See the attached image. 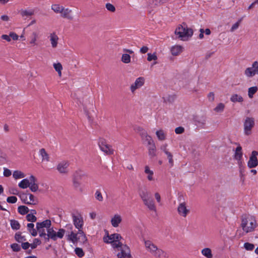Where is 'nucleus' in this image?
Returning <instances> with one entry per match:
<instances>
[{
  "label": "nucleus",
  "mask_w": 258,
  "mask_h": 258,
  "mask_svg": "<svg viewBox=\"0 0 258 258\" xmlns=\"http://www.w3.org/2000/svg\"><path fill=\"white\" fill-rule=\"evenodd\" d=\"M145 173L147 175V178L149 181H153L154 178V171L150 169L149 166L146 165L145 166Z\"/></svg>",
  "instance_id": "obj_21"
},
{
  "label": "nucleus",
  "mask_w": 258,
  "mask_h": 258,
  "mask_svg": "<svg viewBox=\"0 0 258 258\" xmlns=\"http://www.w3.org/2000/svg\"><path fill=\"white\" fill-rule=\"evenodd\" d=\"M119 246L117 249L118 250L120 251L117 253L116 256L117 258H131V254L130 249L126 244H123L121 242L118 245Z\"/></svg>",
  "instance_id": "obj_8"
},
{
  "label": "nucleus",
  "mask_w": 258,
  "mask_h": 258,
  "mask_svg": "<svg viewBox=\"0 0 258 258\" xmlns=\"http://www.w3.org/2000/svg\"><path fill=\"white\" fill-rule=\"evenodd\" d=\"M95 197L96 199L100 202H102L103 200V197H102V195L101 192L98 190H96V191L95 192Z\"/></svg>",
  "instance_id": "obj_53"
},
{
  "label": "nucleus",
  "mask_w": 258,
  "mask_h": 258,
  "mask_svg": "<svg viewBox=\"0 0 258 258\" xmlns=\"http://www.w3.org/2000/svg\"><path fill=\"white\" fill-rule=\"evenodd\" d=\"M53 66L55 70L57 72L58 76L61 77V71L62 70V67L61 63L59 62L54 63Z\"/></svg>",
  "instance_id": "obj_37"
},
{
  "label": "nucleus",
  "mask_w": 258,
  "mask_h": 258,
  "mask_svg": "<svg viewBox=\"0 0 258 258\" xmlns=\"http://www.w3.org/2000/svg\"><path fill=\"white\" fill-rule=\"evenodd\" d=\"M252 66L254 68L255 74L258 75V62L256 61H254L252 64Z\"/></svg>",
  "instance_id": "obj_64"
},
{
  "label": "nucleus",
  "mask_w": 258,
  "mask_h": 258,
  "mask_svg": "<svg viewBox=\"0 0 258 258\" xmlns=\"http://www.w3.org/2000/svg\"><path fill=\"white\" fill-rule=\"evenodd\" d=\"M244 74L246 77L249 78L254 76L255 75V73L252 66L247 68L245 70Z\"/></svg>",
  "instance_id": "obj_34"
},
{
  "label": "nucleus",
  "mask_w": 258,
  "mask_h": 258,
  "mask_svg": "<svg viewBox=\"0 0 258 258\" xmlns=\"http://www.w3.org/2000/svg\"><path fill=\"white\" fill-rule=\"evenodd\" d=\"M145 246L149 252L157 258H167V253L165 251L158 248L150 240H145Z\"/></svg>",
  "instance_id": "obj_1"
},
{
  "label": "nucleus",
  "mask_w": 258,
  "mask_h": 258,
  "mask_svg": "<svg viewBox=\"0 0 258 258\" xmlns=\"http://www.w3.org/2000/svg\"><path fill=\"white\" fill-rule=\"evenodd\" d=\"M230 100L233 103L239 102L241 103L243 101V97L239 95L234 94L231 95Z\"/></svg>",
  "instance_id": "obj_25"
},
{
  "label": "nucleus",
  "mask_w": 258,
  "mask_h": 258,
  "mask_svg": "<svg viewBox=\"0 0 258 258\" xmlns=\"http://www.w3.org/2000/svg\"><path fill=\"white\" fill-rule=\"evenodd\" d=\"M165 154L167 156V157L168 159V162H169V164L170 165V166L172 167L173 166V164H174L172 154L169 151L166 152V153H165Z\"/></svg>",
  "instance_id": "obj_46"
},
{
  "label": "nucleus",
  "mask_w": 258,
  "mask_h": 258,
  "mask_svg": "<svg viewBox=\"0 0 258 258\" xmlns=\"http://www.w3.org/2000/svg\"><path fill=\"white\" fill-rule=\"evenodd\" d=\"M141 137L143 142L144 143L147 144L149 146L152 145V144H154L152 137L148 135L147 133H144L143 134H142Z\"/></svg>",
  "instance_id": "obj_19"
},
{
  "label": "nucleus",
  "mask_w": 258,
  "mask_h": 258,
  "mask_svg": "<svg viewBox=\"0 0 258 258\" xmlns=\"http://www.w3.org/2000/svg\"><path fill=\"white\" fill-rule=\"evenodd\" d=\"M257 152L253 151L251 153L249 160L247 163V166L249 168L255 167L258 165V160L257 159Z\"/></svg>",
  "instance_id": "obj_14"
},
{
  "label": "nucleus",
  "mask_w": 258,
  "mask_h": 258,
  "mask_svg": "<svg viewBox=\"0 0 258 258\" xmlns=\"http://www.w3.org/2000/svg\"><path fill=\"white\" fill-rule=\"evenodd\" d=\"M51 47L56 48L58 45V37L55 32L51 33L49 36Z\"/></svg>",
  "instance_id": "obj_17"
},
{
  "label": "nucleus",
  "mask_w": 258,
  "mask_h": 258,
  "mask_svg": "<svg viewBox=\"0 0 258 258\" xmlns=\"http://www.w3.org/2000/svg\"><path fill=\"white\" fill-rule=\"evenodd\" d=\"M47 235L48 237L53 240H56V232L53 229V228H50V227L47 230Z\"/></svg>",
  "instance_id": "obj_29"
},
{
  "label": "nucleus",
  "mask_w": 258,
  "mask_h": 258,
  "mask_svg": "<svg viewBox=\"0 0 258 258\" xmlns=\"http://www.w3.org/2000/svg\"><path fill=\"white\" fill-rule=\"evenodd\" d=\"M145 83V79L143 77H139L136 79L135 82L130 86V90L132 93H134L136 90L141 88Z\"/></svg>",
  "instance_id": "obj_12"
},
{
  "label": "nucleus",
  "mask_w": 258,
  "mask_h": 258,
  "mask_svg": "<svg viewBox=\"0 0 258 258\" xmlns=\"http://www.w3.org/2000/svg\"><path fill=\"white\" fill-rule=\"evenodd\" d=\"M11 247L14 251L18 252L21 250V246L17 243L12 244Z\"/></svg>",
  "instance_id": "obj_54"
},
{
  "label": "nucleus",
  "mask_w": 258,
  "mask_h": 258,
  "mask_svg": "<svg viewBox=\"0 0 258 258\" xmlns=\"http://www.w3.org/2000/svg\"><path fill=\"white\" fill-rule=\"evenodd\" d=\"M106 8L107 10L112 12H113L115 11V7L110 3H107L106 4Z\"/></svg>",
  "instance_id": "obj_58"
},
{
  "label": "nucleus",
  "mask_w": 258,
  "mask_h": 258,
  "mask_svg": "<svg viewBox=\"0 0 258 258\" xmlns=\"http://www.w3.org/2000/svg\"><path fill=\"white\" fill-rule=\"evenodd\" d=\"M121 239H122V237L118 233L112 234L103 238L104 242L110 243L114 249L118 248L119 246L118 245L121 243L119 241Z\"/></svg>",
  "instance_id": "obj_6"
},
{
  "label": "nucleus",
  "mask_w": 258,
  "mask_h": 258,
  "mask_svg": "<svg viewBox=\"0 0 258 258\" xmlns=\"http://www.w3.org/2000/svg\"><path fill=\"white\" fill-rule=\"evenodd\" d=\"M174 33L181 40L187 41L192 36L193 31L183 23L176 28Z\"/></svg>",
  "instance_id": "obj_2"
},
{
  "label": "nucleus",
  "mask_w": 258,
  "mask_h": 258,
  "mask_svg": "<svg viewBox=\"0 0 258 258\" xmlns=\"http://www.w3.org/2000/svg\"><path fill=\"white\" fill-rule=\"evenodd\" d=\"M39 155L41 157L42 161L48 162L49 161V156L44 149L42 148L39 150Z\"/></svg>",
  "instance_id": "obj_23"
},
{
  "label": "nucleus",
  "mask_w": 258,
  "mask_h": 258,
  "mask_svg": "<svg viewBox=\"0 0 258 258\" xmlns=\"http://www.w3.org/2000/svg\"><path fill=\"white\" fill-rule=\"evenodd\" d=\"M29 199H28V205H36L37 203V199L32 194H28Z\"/></svg>",
  "instance_id": "obj_44"
},
{
  "label": "nucleus",
  "mask_w": 258,
  "mask_h": 258,
  "mask_svg": "<svg viewBox=\"0 0 258 258\" xmlns=\"http://www.w3.org/2000/svg\"><path fill=\"white\" fill-rule=\"evenodd\" d=\"M156 135L158 139L160 141H164L166 139V135L162 130L157 131L156 132Z\"/></svg>",
  "instance_id": "obj_32"
},
{
  "label": "nucleus",
  "mask_w": 258,
  "mask_h": 258,
  "mask_svg": "<svg viewBox=\"0 0 258 258\" xmlns=\"http://www.w3.org/2000/svg\"><path fill=\"white\" fill-rule=\"evenodd\" d=\"M156 59H157V56H156V55L155 53H153V54L148 53V54L147 60L149 61H151L152 60H156Z\"/></svg>",
  "instance_id": "obj_57"
},
{
  "label": "nucleus",
  "mask_w": 258,
  "mask_h": 258,
  "mask_svg": "<svg viewBox=\"0 0 258 258\" xmlns=\"http://www.w3.org/2000/svg\"><path fill=\"white\" fill-rule=\"evenodd\" d=\"M244 247L247 250H252L254 248V245L252 243L245 242L244 244Z\"/></svg>",
  "instance_id": "obj_49"
},
{
  "label": "nucleus",
  "mask_w": 258,
  "mask_h": 258,
  "mask_svg": "<svg viewBox=\"0 0 258 258\" xmlns=\"http://www.w3.org/2000/svg\"><path fill=\"white\" fill-rule=\"evenodd\" d=\"M201 253L203 255L207 258H212L213 257L212 251L209 248H204L202 250Z\"/></svg>",
  "instance_id": "obj_30"
},
{
  "label": "nucleus",
  "mask_w": 258,
  "mask_h": 258,
  "mask_svg": "<svg viewBox=\"0 0 258 258\" xmlns=\"http://www.w3.org/2000/svg\"><path fill=\"white\" fill-rule=\"evenodd\" d=\"M34 225L33 223H28L27 224V229L31 235L36 236L37 235V230L34 228Z\"/></svg>",
  "instance_id": "obj_35"
},
{
  "label": "nucleus",
  "mask_w": 258,
  "mask_h": 258,
  "mask_svg": "<svg viewBox=\"0 0 258 258\" xmlns=\"http://www.w3.org/2000/svg\"><path fill=\"white\" fill-rule=\"evenodd\" d=\"M255 121L253 117H247L243 122V133L245 136H249L254 126Z\"/></svg>",
  "instance_id": "obj_7"
},
{
  "label": "nucleus",
  "mask_w": 258,
  "mask_h": 258,
  "mask_svg": "<svg viewBox=\"0 0 258 258\" xmlns=\"http://www.w3.org/2000/svg\"><path fill=\"white\" fill-rule=\"evenodd\" d=\"M18 212L21 215H25L29 212V209L25 206H20L18 208Z\"/></svg>",
  "instance_id": "obj_38"
},
{
  "label": "nucleus",
  "mask_w": 258,
  "mask_h": 258,
  "mask_svg": "<svg viewBox=\"0 0 258 258\" xmlns=\"http://www.w3.org/2000/svg\"><path fill=\"white\" fill-rule=\"evenodd\" d=\"M75 251L76 254L80 257H82L84 255V252L83 249L81 248L77 247Z\"/></svg>",
  "instance_id": "obj_52"
},
{
  "label": "nucleus",
  "mask_w": 258,
  "mask_h": 258,
  "mask_svg": "<svg viewBox=\"0 0 258 258\" xmlns=\"http://www.w3.org/2000/svg\"><path fill=\"white\" fill-rule=\"evenodd\" d=\"M207 97L208 98V100L210 102H213L214 101L215 99V95L214 93L212 92H210L207 96Z\"/></svg>",
  "instance_id": "obj_61"
},
{
  "label": "nucleus",
  "mask_w": 258,
  "mask_h": 258,
  "mask_svg": "<svg viewBox=\"0 0 258 258\" xmlns=\"http://www.w3.org/2000/svg\"><path fill=\"white\" fill-rule=\"evenodd\" d=\"M17 201V198L15 196L9 197L7 199V202L9 203L15 204Z\"/></svg>",
  "instance_id": "obj_55"
},
{
  "label": "nucleus",
  "mask_w": 258,
  "mask_h": 258,
  "mask_svg": "<svg viewBox=\"0 0 258 258\" xmlns=\"http://www.w3.org/2000/svg\"><path fill=\"white\" fill-rule=\"evenodd\" d=\"M139 194L144 205L147 206L150 210L156 212V208L154 201L150 193L147 189L145 188L140 189L139 191Z\"/></svg>",
  "instance_id": "obj_3"
},
{
  "label": "nucleus",
  "mask_w": 258,
  "mask_h": 258,
  "mask_svg": "<svg viewBox=\"0 0 258 258\" xmlns=\"http://www.w3.org/2000/svg\"><path fill=\"white\" fill-rule=\"evenodd\" d=\"M70 162L63 160L58 162L56 166V170L61 174H67L69 172Z\"/></svg>",
  "instance_id": "obj_9"
},
{
  "label": "nucleus",
  "mask_w": 258,
  "mask_h": 258,
  "mask_svg": "<svg viewBox=\"0 0 258 258\" xmlns=\"http://www.w3.org/2000/svg\"><path fill=\"white\" fill-rule=\"evenodd\" d=\"M121 221V216L118 214L114 215L110 221L112 226L115 228L117 227Z\"/></svg>",
  "instance_id": "obj_16"
},
{
  "label": "nucleus",
  "mask_w": 258,
  "mask_h": 258,
  "mask_svg": "<svg viewBox=\"0 0 258 258\" xmlns=\"http://www.w3.org/2000/svg\"><path fill=\"white\" fill-rule=\"evenodd\" d=\"M121 61L125 63H128L131 61V56L128 54L124 53L121 57Z\"/></svg>",
  "instance_id": "obj_45"
},
{
  "label": "nucleus",
  "mask_w": 258,
  "mask_h": 258,
  "mask_svg": "<svg viewBox=\"0 0 258 258\" xmlns=\"http://www.w3.org/2000/svg\"><path fill=\"white\" fill-rule=\"evenodd\" d=\"M30 179L25 178L19 183L18 186L22 189H25L30 186Z\"/></svg>",
  "instance_id": "obj_27"
},
{
  "label": "nucleus",
  "mask_w": 258,
  "mask_h": 258,
  "mask_svg": "<svg viewBox=\"0 0 258 258\" xmlns=\"http://www.w3.org/2000/svg\"><path fill=\"white\" fill-rule=\"evenodd\" d=\"M225 108V105L223 103H218L215 108L214 109V110L217 113L222 112L224 111Z\"/></svg>",
  "instance_id": "obj_43"
},
{
  "label": "nucleus",
  "mask_w": 258,
  "mask_h": 258,
  "mask_svg": "<svg viewBox=\"0 0 258 258\" xmlns=\"http://www.w3.org/2000/svg\"><path fill=\"white\" fill-rule=\"evenodd\" d=\"M78 234H79L78 232L76 233H74L73 231H71L70 233L68 235V239L74 243L77 242L78 240L77 236Z\"/></svg>",
  "instance_id": "obj_28"
},
{
  "label": "nucleus",
  "mask_w": 258,
  "mask_h": 258,
  "mask_svg": "<svg viewBox=\"0 0 258 258\" xmlns=\"http://www.w3.org/2000/svg\"><path fill=\"white\" fill-rule=\"evenodd\" d=\"M11 39H12L13 40H17L19 38V36L15 32H11L10 33Z\"/></svg>",
  "instance_id": "obj_63"
},
{
  "label": "nucleus",
  "mask_w": 258,
  "mask_h": 258,
  "mask_svg": "<svg viewBox=\"0 0 258 258\" xmlns=\"http://www.w3.org/2000/svg\"><path fill=\"white\" fill-rule=\"evenodd\" d=\"M41 244V241L38 239L35 238L34 239L32 243L30 244V247L31 249H34L37 247V246Z\"/></svg>",
  "instance_id": "obj_48"
},
{
  "label": "nucleus",
  "mask_w": 258,
  "mask_h": 258,
  "mask_svg": "<svg viewBox=\"0 0 258 258\" xmlns=\"http://www.w3.org/2000/svg\"><path fill=\"white\" fill-rule=\"evenodd\" d=\"M13 176L15 179H17L24 178L25 176V175L20 171L16 170L13 172Z\"/></svg>",
  "instance_id": "obj_40"
},
{
  "label": "nucleus",
  "mask_w": 258,
  "mask_h": 258,
  "mask_svg": "<svg viewBox=\"0 0 258 258\" xmlns=\"http://www.w3.org/2000/svg\"><path fill=\"white\" fill-rule=\"evenodd\" d=\"M12 174L11 171L6 168H4V175L6 177H9Z\"/></svg>",
  "instance_id": "obj_62"
},
{
  "label": "nucleus",
  "mask_w": 258,
  "mask_h": 258,
  "mask_svg": "<svg viewBox=\"0 0 258 258\" xmlns=\"http://www.w3.org/2000/svg\"><path fill=\"white\" fill-rule=\"evenodd\" d=\"M194 122L198 127L205 128L206 127L207 118L206 116L202 115H196L194 117Z\"/></svg>",
  "instance_id": "obj_10"
},
{
  "label": "nucleus",
  "mask_w": 258,
  "mask_h": 258,
  "mask_svg": "<svg viewBox=\"0 0 258 258\" xmlns=\"http://www.w3.org/2000/svg\"><path fill=\"white\" fill-rule=\"evenodd\" d=\"M65 230L63 229H59L56 232V239L57 238H62L64 234Z\"/></svg>",
  "instance_id": "obj_56"
},
{
  "label": "nucleus",
  "mask_w": 258,
  "mask_h": 258,
  "mask_svg": "<svg viewBox=\"0 0 258 258\" xmlns=\"http://www.w3.org/2000/svg\"><path fill=\"white\" fill-rule=\"evenodd\" d=\"M51 9L56 13L60 14L63 10V7L57 4H54L51 6Z\"/></svg>",
  "instance_id": "obj_39"
},
{
  "label": "nucleus",
  "mask_w": 258,
  "mask_h": 258,
  "mask_svg": "<svg viewBox=\"0 0 258 258\" xmlns=\"http://www.w3.org/2000/svg\"><path fill=\"white\" fill-rule=\"evenodd\" d=\"M20 13L22 17H24L25 16L28 17L34 15V12L32 10H21Z\"/></svg>",
  "instance_id": "obj_36"
},
{
  "label": "nucleus",
  "mask_w": 258,
  "mask_h": 258,
  "mask_svg": "<svg viewBox=\"0 0 258 258\" xmlns=\"http://www.w3.org/2000/svg\"><path fill=\"white\" fill-rule=\"evenodd\" d=\"M51 223L50 220L47 219L42 222H37L36 223L37 230L44 229V228L48 229L51 226Z\"/></svg>",
  "instance_id": "obj_18"
},
{
  "label": "nucleus",
  "mask_w": 258,
  "mask_h": 258,
  "mask_svg": "<svg viewBox=\"0 0 258 258\" xmlns=\"http://www.w3.org/2000/svg\"><path fill=\"white\" fill-rule=\"evenodd\" d=\"M27 221L31 222H34L37 220V218L33 214H28L26 216Z\"/></svg>",
  "instance_id": "obj_51"
},
{
  "label": "nucleus",
  "mask_w": 258,
  "mask_h": 258,
  "mask_svg": "<svg viewBox=\"0 0 258 258\" xmlns=\"http://www.w3.org/2000/svg\"><path fill=\"white\" fill-rule=\"evenodd\" d=\"M30 186L29 187L30 190L33 192L36 191L38 189V186L37 184L36 183V178L33 175H31L30 176Z\"/></svg>",
  "instance_id": "obj_20"
},
{
  "label": "nucleus",
  "mask_w": 258,
  "mask_h": 258,
  "mask_svg": "<svg viewBox=\"0 0 258 258\" xmlns=\"http://www.w3.org/2000/svg\"><path fill=\"white\" fill-rule=\"evenodd\" d=\"M15 237L16 240L19 243H22L24 241L26 240L25 237L19 234H16Z\"/></svg>",
  "instance_id": "obj_50"
},
{
  "label": "nucleus",
  "mask_w": 258,
  "mask_h": 258,
  "mask_svg": "<svg viewBox=\"0 0 258 258\" xmlns=\"http://www.w3.org/2000/svg\"><path fill=\"white\" fill-rule=\"evenodd\" d=\"M98 145L100 150L107 154H113V150L111 146L107 144L105 140L101 139L99 140Z\"/></svg>",
  "instance_id": "obj_11"
},
{
  "label": "nucleus",
  "mask_w": 258,
  "mask_h": 258,
  "mask_svg": "<svg viewBox=\"0 0 258 258\" xmlns=\"http://www.w3.org/2000/svg\"><path fill=\"white\" fill-rule=\"evenodd\" d=\"M256 220L255 218L250 215L243 217L241 221V227L246 233L252 232L256 227Z\"/></svg>",
  "instance_id": "obj_4"
},
{
  "label": "nucleus",
  "mask_w": 258,
  "mask_h": 258,
  "mask_svg": "<svg viewBox=\"0 0 258 258\" xmlns=\"http://www.w3.org/2000/svg\"><path fill=\"white\" fill-rule=\"evenodd\" d=\"M240 22H241V20H239L238 22H237L236 23L234 24L232 26L230 31L231 32H233L234 30H236L238 28Z\"/></svg>",
  "instance_id": "obj_59"
},
{
  "label": "nucleus",
  "mask_w": 258,
  "mask_h": 258,
  "mask_svg": "<svg viewBox=\"0 0 258 258\" xmlns=\"http://www.w3.org/2000/svg\"><path fill=\"white\" fill-rule=\"evenodd\" d=\"M184 131V128L182 126H179L175 129V132L176 134H182Z\"/></svg>",
  "instance_id": "obj_60"
},
{
  "label": "nucleus",
  "mask_w": 258,
  "mask_h": 258,
  "mask_svg": "<svg viewBox=\"0 0 258 258\" xmlns=\"http://www.w3.org/2000/svg\"><path fill=\"white\" fill-rule=\"evenodd\" d=\"M73 223L76 229L78 230L79 234H83V227L84 222L82 214L78 211H75L71 213Z\"/></svg>",
  "instance_id": "obj_5"
},
{
  "label": "nucleus",
  "mask_w": 258,
  "mask_h": 258,
  "mask_svg": "<svg viewBox=\"0 0 258 258\" xmlns=\"http://www.w3.org/2000/svg\"><path fill=\"white\" fill-rule=\"evenodd\" d=\"M20 198L22 200V202L26 204H28V194L23 193L20 195Z\"/></svg>",
  "instance_id": "obj_47"
},
{
  "label": "nucleus",
  "mask_w": 258,
  "mask_h": 258,
  "mask_svg": "<svg viewBox=\"0 0 258 258\" xmlns=\"http://www.w3.org/2000/svg\"><path fill=\"white\" fill-rule=\"evenodd\" d=\"M86 175L85 172L81 170H76L73 174V178L77 179H81Z\"/></svg>",
  "instance_id": "obj_33"
},
{
  "label": "nucleus",
  "mask_w": 258,
  "mask_h": 258,
  "mask_svg": "<svg viewBox=\"0 0 258 258\" xmlns=\"http://www.w3.org/2000/svg\"><path fill=\"white\" fill-rule=\"evenodd\" d=\"M258 88L256 86L251 87L248 89V96L250 98L253 97V95L257 92Z\"/></svg>",
  "instance_id": "obj_42"
},
{
  "label": "nucleus",
  "mask_w": 258,
  "mask_h": 258,
  "mask_svg": "<svg viewBox=\"0 0 258 258\" xmlns=\"http://www.w3.org/2000/svg\"><path fill=\"white\" fill-rule=\"evenodd\" d=\"M72 11L69 9H64L63 7V10L61 12V16L63 18H68V19L72 20L73 19V17L70 15Z\"/></svg>",
  "instance_id": "obj_26"
},
{
  "label": "nucleus",
  "mask_w": 258,
  "mask_h": 258,
  "mask_svg": "<svg viewBox=\"0 0 258 258\" xmlns=\"http://www.w3.org/2000/svg\"><path fill=\"white\" fill-rule=\"evenodd\" d=\"M156 149L155 143L148 147V154L152 158L156 156Z\"/></svg>",
  "instance_id": "obj_31"
},
{
  "label": "nucleus",
  "mask_w": 258,
  "mask_h": 258,
  "mask_svg": "<svg viewBox=\"0 0 258 258\" xmlns=\"http://www.w3.org/2000/svg\"><path fill=\"white\" fill-rule=\"evenodd\" d=\"M177 212L179 216L185 218L189 213V209L186 206L185 202L180 203L177 207Z\"/></svg>",
  "instance_id": "obj_13"
},
{
  "label": "nucleus",
  "mask_w": 258,
  "mask_h": 258,
  "mask_svg": "<svg viewBox=\"0 0 258 258\" xmlns=\"http://www.w3.org/2000/svg\"><path fill=\"white\" fill-rule=\"evenodd\" d=\"M242 156V147L238 144V146L235 149L234 158L235 160L238 161L239 164H242L241 159Z\"/></svg>",
  "instance_id": "obj_15"
},
{
  "label": "nucleus",
  "mask_w": 258,
  "mask_h": 258,
  "mask_svg": "<svg viewBox=\"0 0 258 258\" xmlns=\"http://www.w3.org/2000/svg\"><path fill=\"white\" fill-rule=\"evenodd\" d=\"M10 224L13 230H18L20 228V225L19 222L15 220H11L10 221Z\"/></svg>",
  "instance_id": "obj_41"
},
{
  "label": "nucleus",
  "mask_w": 258,
  "mask_h": 258,
  "mask_svg": "<svg viewBox=\"0 0 258 258\" xmlns=\"http://www.w3.org/2000/svg\"><path fill=\"white\" fill-rule=\"evenodd\" d=\"M182 50V47L178 45H174L172 46L170 49L171 54L174 56L179 55L180 53H181Z\"/></svg>",
  "instance_id": "obj_22"
},
{
  "label": "nucleus",
  "mask_w": 258,
  "mask_h": 258,
  "mask_svg": "<svg viewBox=\"0 0 258 258\" xmlns=\"http://www.w3.org/2000/svg\"><path fill=\"white\" fill-rule=\"evenodd\" d=\"M39 38L38 34L36 32H33L30 37L29 43L34 46L37 44V41Z\"/></svg>",
  "instance_id": "obj_24"
}]
</instances>
